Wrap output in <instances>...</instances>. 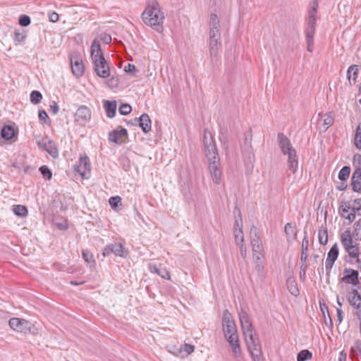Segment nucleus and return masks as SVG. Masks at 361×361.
<instances>
[{"instance_id":"38","label":"nucleus","mask_w":361,"mask_h":361,"mask_svg":"<svg viewBox=\"0 0 361 361\" xmlns=\"http://www.w3.org/2000/svg\"><path fill=\"white\" fill-rule=\"evenodd\" d=\"M263 251L253 252V259L256 264V269L260 270L262 267Z\"/></svg>"},{"instance_id":"19","label":"nucleus","mask_w":361,"mask_h":361,"mask_svg":"<svg viewBox=\"0 0 361 361\" xmlns=\"http://www.w3.org/2000/svg\"><path fill=\"white\" fill-rule=\"evenodd\" d=\"M339 209L341 216L345 219L348 220L349 223H352L355 220V214L351 212V209L350 208V202H342Z\"/></svg>"},{"instance_id":"9","label":"nucleus","mask_w":361,"mask_h":361,"mask_svg":"<svg viewBox=\"0 0 361 361\" xmlns=\"http://www.w3.org/2000/svg\"><path fill=\"white\" fill-rule=\"evenodd\" d=\"M222 326L225 338L238 334L235 322L228 310L223 312Z\"/></svg>"},{"instance_id":"1","label":"nucleus","mask_w":361,"mask_h":361,"mask_svg":"<svg viewBox=\"0 0 361 361\" xmlns=\"http://www.w3.org/2000/svg\"><path fill=\"white\" fill-rule=\"evenodd\" d=\"M203 141L205 156L208 162V170L214 183L219 185L222 176L220 157L212 134L207 130L204 131Z\"/></svg>"},{"instance_id":"16","label":"nucleus","mask_w":361,"mask_h":361,"mask_svg":"<svg viewBox=\"0 0 361 361\" xmlns=\"http://www.w3.org/2000/svg\"><path fill=\"white\" fill-rule=\"evenodd\" d=\"M317 124L322 131H326L334 123V118L331 114L319 113L317 116Z\"/></svg>"},{"instance_id":"28","label":"nucleus","mask_w":361,"mask_h":361,"mask_svg":"<svg viewBox=\"0 0 361 361\" xmlns=\"http://www.w3.org/2000/svg\"><path fill=\"white\" fill-rule=\"evenodd\" d=\"M149 269L152 273H156L163 279L168 280L171 279L169 272L165 269H159L156 265L149 264Z\"/></svg>"},{"instance_id":"11","label":"nucleus","mask_w":361,"mask_h":361,"mask_svg":"<svg viewBox=\"0 0 361 361\" xmlns=\"http://www.w3.org/2000/svg\"><path fill=\"white\" fill-rule=\"evenodd\" d=\"M75 122L81 126H85L91 118L90 109L84 105L80 106L74 115Z\"/></svg>"},{"instance_id":"36","label":"nucleus","mask_w":361,"mask_h":361,"mask_svg":"<svg viewBox=\"0 0 361 361\" xmlns=\"http://www.w3.org/2000/svg\"><path fill=\"white\" fill-rule=\"evenodd\" d=\"M350 208L355 217L356 215L361 216V199L355 200L352 204L350 203Z\"/></svg>"},{"instance_id":"15","label":"nucleus","mask_w":361,"mask_h":361,"mask_svg":"<svg viewBox=\"0 0 361 361\" xmlns=\"http://www.w3.org/2000/svg\"><path fill=\"white\" fill-rule=\"evenodd\" d=\"M250 235L252 252L263 251L262 240L258 230L255 226H252L250 228Z\"/></svg>"},{"instance_id":"64","label":"nucleus","mask_w":361,"mask_h":361,"mask_svg":"<svg viewBox=\"0 0 361 361\" xmlns=\"http://www.w3.org/2000/svg\"><path fill=\"white\" fill-rule=\"evenodd\" d=\"M354 315L360 321V324H361V307H358V308H355Z\"/></svg>"},{"instance_id":"3","label":"nucleus","mask_w":361,"mask_h":361,"mask_svg":"<svg viewBox=\"0 0 361 361\" xmlns=\"http://www.w3.org/2000/svg\"><path fill=\"white\" fill-rule=\"evenodd\" d=\"M90 57L94 65L96 74L102 78L110 75V67L102 53L99 42L95 39L90 47Z\"/></svg>"},{"instance_id":"13","label":"nucleus","mask_w":361,"mask_h":361,"mask_svg":"<svg viewBox=\"0 0 361 361\" xmlns=\"http://www.w3.org/2000/svg\"><path fill=\"white\" fill-rule=\"evenodd\" d=\"M278 140L279 142V146L284 154H287L288 157H293L296 154L295 150L293 148L292 145L289 139L282 133L278 135Z\"/></svg>"},{"instance_id":"32","label":"nucleus","mask_w":361,"mask_h":361,"mask_svg":"<svg viewBox=\"0 0 361 361\" xmlns=\"http://www.w3.org/2000/svg\"><path fill=\"white\" fill-rule=\"evenodd\" d=\"M14 134V129L10 126H5L1 130V136L5 140L11 139Z\"/></svg>"},{"instance_id":"10","label":"nucleus","mask_w":361,"mask_h":361,"mask_svg":"<svg viewBox=\"0 0 361 361\" xmlns=\"http://www.w3.org/2000/svg\"><path fill=\"white\" fill-rule=\"evenodd\" d=\"M245 343L253 361H264L259 338L247 341Z\"/></svg>"},{"instance_id":"62","label":"nucleus","mask_w":361,"mask_h":361,"mask_svg":"<svg viewBox=\"0 0 361 361\" xmlns=\"http://www.w3.org/2000/svg\"><path fill=\"white\" fill-rule=\"evenodd\" d=\"M135 70V66L133 64L128 63L125 66L124 71L127 73H133Z\"/></svg>"},{"instance_id":"27","label":"nucleus","mask_w":361,"mask_h":361,"mask_svg":"<svg viewBox=\"0 0 361 361\" xmlns=\"http://www.w3.org/2000/svg\"><path fill=\"white\" fill-rule=\"evenodd\" d=\"M104 107L105 109L106 116L109 118H113L115 116L116 110V102H110L108 100L104 101Z\"/></svg>"},{"instance_id":"23","label":"nucleus","mask_w":361,"mask_h":361,"mask_svg":"<svg viewBox=\"0 0 361 361\" xmlns=\"http://www.w3.org/2000/svg\"><path fill=\"white\" fill-rule=\"evenodd\" d=\"M348 300L350 305L355 308L361 307V295L355 289L352 290V291L349 293Z\"/></svg>"},{"instance_id":"30","label":"nucleus","mask_w":361,"mask_h":361,"mask_svg":"<svg viewBox=\"0 0 361 361\" xmlns=\"http://www.w3.org/2000/svg\"><path fill=\"white\" fill-rule=\"evenodd\" d=\"M358 74V68L355 65L350 66L347 71V77L350 83L355 82Z\"/></svg>"},{"instance_id":"4","label":"nucleus","mask_w":361,"mask_h":361,"mask_svg":"<svg viewBox=\"0 0 361 361\" xmlns=\"http://www.w3.org/2000/svg\"><path fill=\"white\" fill-rule=\"evenodd\" d=\"M353 236L350 230H346L341 235V242L349 257L352 259L358 257L359 246L358 244L353 240Z\"/></svg>"},{"instance_id":"41","label":"nucleus","mask_w":361,"mask_h":361,"mask_svg":"<svg viewBox=\"0 0 361 361\" xmlns=\"http://www.w3.org/2000/svg\"><path fill=\"white\" fill-rule=\"evenodd\" d=\"M319 242L321 245H326L328 242V232L326 228L319 229L318 233Z\"/></svg>"},{"instance_id":"21","label":"nucleus","mask_w":361,"mask_h":361,"mask_svg":"<svg viewBox=\"0 0 361 361\" xmlns=\"http://www.w3.org/2000/svg\"><path fill=\"white\" fill-rule=\"evenodd\" d=\"M351 186L353 190L357 192H361V169H355L352 178H351Z\"/></svg>"},{"instance_id":"5","label":"nucleus","mask_w":361,"mask_h":361,"mask_svg":"<svg viewBox=\"0 0 361 361\" xmlns=\"http://www.w3.org/2000/svg\"><path fill=\"white\" fill-rule=\"evenodd\" d=\"M216 43H222L220 20L216 14L212 13L209 18V39L207 44Z\"/></svg>"},{"instance_id":"52","label":"nucleus","mask_w":361,"mask_h":361,"mask_svg":"<svg viewBox=\"0 0 361 361\" xmlns=\"http://www.w3.org/2000/svg\"><path fill=\"white\" fill-rule=\"evenodd\" d=\"M121 202V198L119 196L111 197L109 200V204L113 209H115Z\"/></svg>"},{"instance_id":"51","label":"nucleus","mask_w":361,"mask_h":361,"mask_svg":"<svg viewBox=\"0 0 361 361\" xmlns=\"http://www.w3.org/2000/svg\"><path fill=\"white\" fill-rule=\"evenodd\" d=\"M39 171L42 174L43 177L47 179H50L51 178L52 173L49 169H48L46 166H42L39 168Z\"/></svg>"},{"instance_id":"47","label":"nucleus","mask_w":361,"mask_h":361,"mask_svg":"<svg viewBox=\"0 0 361 361\" xmlns=\"http://www.w3.org/2000/svg\"><path fill=\"white\" fill-rule=\"evenodd\" d=\"M42 98V94L37 90H34L30 94V101L32 104H38Z\"/></svg>"},{"instance_id":"53","label":"nucleus","mask_w":361,"mask_h":361,"mask_svg":"<svg viewBox=\"0 0 361 361\" xmlns=\"http://www.w3.org/2000/svg\"><path fill=\"white\" fill-rule=\"evenodd\" d=\"M132 109L130 105L128 104H122L119 108V112L122 115H128L130 113Z\"/></svg>"},{"instance_id":"42","label":"nucleus","mask_w":361,"mask_h":361,"mask_svg":"<svg viewBox=\"0 0 361 361\" xmlns=\"http://www.w3.org/2000/svg\"><path fill=\"white\" fill-rule=\"evenodd\" d=\"M288 288L293 295L297 296L299 295L300 291L294 280L288 281Z\"/></svg>"},{"instance_id":"24","label":"nucleus","mask_w":361,"mask_h":361,"mask_svg":"<svg viewBox=\"0 0 361 361\" xmlns=\"http://www.w3.org/2000/svg\"><path fill=\"white\" fill-rule=\"evenodd\" d=\"M139 126L145 133L149 132L152 129V121L148 114H143L139 118Z\"/></svg>"},{"instance_id":"35","label":"nucleus","mask_w":361,"mask_h":361,"mask_svg":"<svg viewBox=\"0 0 361 361\" xmlns=\"http://www.w3.org/2000/svg\"><path fill=\"white\" fill-rule=\"evenodd\" d=\"M288 170L290 171L293 173H295L297 171L298 162L296 157V154L293 157H288Z\"/></svg>"},{"instance_id":"22","label":"nucleus","mask_w":361,"mask_h":361,"mask_svg":"<svg viewBox=\"0 0 361 361\" xmlns=\"http://www.w3.org/2000/svg\"><path fill=\"white\" fill-rule=\"evenodd\" d=\"M127 135V130L125 128H121L118 130H114L109 133V141L114 143H119L121 142L123 137Z\"/></svg>"},{"instance_id":"43","label":"nucleus","mask_w":361,"mask_h":361,"mask_svg":"<svg viewBox=\"0 0 361 361\" xmlns=\"http://www.w3.org/2000/svg\"><path fill=\"white\" fill-rule=\"evenodd\" d=\"M351 353L357 355L361 358V341L359 339L355 340L351 346Z\"/></svg>"},{"instance_id":"14","label":"nucleus","mask_w":361,"mask_h":361,"mask_svg":"<svg viewBox=\"0 0 361 361\" xmlns=\"http://www.w3.org/2000/svg\"><path fill=\"white\" fill-rule=\"evenodd\" d=\"M343 275V276L341 279L342 282L353 286L359 284V273L357 271L353 269H345Z\"/></svg>"},{"instance_id":"58","label":"nucleus","mask_w":361,"mask_h":361,"mask_svg":"<svg viewBox=\"0 0 361 361\" xmlns=\"http://www.w3.org/2000/svg\"><path fill=\"white\" fill-rule=\"evenodd\" d=\"M49 19L52 23H56L59 20V15L55 12H51L49 14Z\"/></svg>"},{"instance_id":"49","label":"nucleus","mask_w":361,"mask_h":361,"mask_svg":"<svg viewBox=\"0 0 361 361\" xmlns=\"http://www.w3.org/2000/svg\"><path fill=\"white\" fill-rule=\"evenodd\" d=\"M26 37H27V35L25 33H24L23 32H20L18 30H16L15 32V36H14L13 40H14L15 43L16 44H18L23 42L25 39Z\"/></svg>"},{"instance_id":"63","label":"nucleus","mask_w":361,"mask_h":361,"mask_svg":"<svg viewBox=\"0 0 361 361\" xmlns=\"http://www.w3.org/2000/svg\"><path fill=\"white\" fill-rule=\"evenodd\" d=\"M39 118L41 121H45L47 118H48V115L47 112L44 110H41L39 111Z\"/></svg>"},{"instance_id":"29","label":"nucleus","mask_w":361,"mask_h":361,"mask_svg":"<svg viewBox=\"0 0 361 361\" xmlns=\"http://www.w3.org/2000/svg\"><path fill=\"white\" fill-rule=\"evenodd\" d=\"M285 233L287 236L288 240H293L295 239L297 235L296 228L295 226H292L291 224L287 223L285 225Z\"/></svg>"},{"instance_id":"12","label":"nucleus","mask_w":361,"mask_h":361,"mask_svg":"<svg viewBox=\"0 0 361 361\" xmlns=\"http://www.w3.org/2000/svg\"><path fill=\"white\" fill-rule=\"evenodd\" d=\"M76 171L83 178L89 177L91 171V164L86 155L80 157L79 164L76 166Z\"/></svg>"},{"instance_id":"61","label":"nucleus","mask_w":361,"mask_h":361,"mask_svg":"<svg viewBox=\"0 0 361 361\" xmlns=\"http://www.w3.org/2000/svg\"><path fill=\"white\" fill-rule=\"evenodd\" d=\"M234 229L243 230V221L241 218L235 220Z\"/></svg>"},{"instance_id":"2","label":"nucleus","mask_w":361,"mask_h":361,"mask_svg":"<svg viewBox=\"0 0 361 361\" xmlns=\"http://www.w3.org/2000/svg\"><path fill=\"white\" fill-rule=\"evenodd\" d=\"M141 18L146 25L157 32L161 33L164 31L165 15L157 0H147Z\"/></svg>"},{"instance_id":"7","label":"nucleus","mask_w":361,"mask_h":361,"mask_svg":"<svg viewBox=\"0 0 361 361\" xmlns=\"http://www.w3.org/2000/svg\"><path fill=\"white\" fill-rule=\"evenodd\" d=\"M318 8L317 0H314L310 3L307 18V27L305 35H314L317 25V14Z\"/></svg>"},{"instance_id":"31","label":"nucleus","mask_w":361,"mask_h":361,"mask_svg":"<svg viewBox=\"0 0 361 361\" xmlns=\"http://www.w3.org/2000/svg\"><path fill=\"white\" fill-rule=\"evenodd\" d=\"M352 234L355 241H361V219L355 221L354 224Z\"/></svg>"},{"instance_id":"6","label":"nucleus","mask_w":361,"mask_h":361,"mask_svg":"<svg viewBox=\"0 0 361 361\" xmlns=\"http://www.w3.org/2000/svg\"><path fill=\"white\" fill-rule=\"evenodd\" d=\"M239 319L245 341L258 338L250 319L245 311L241 310L239 312Z\"/></svg>"},{"instance_id":"34","label":"nucleus","mask_w":361,"mask_h":361,"mask_svg":"<svg viewBox=\"0 0 361 361\" xmlns=\"http://www.w3.org/2000/svg\"><path fill=\"white\" fill-rule=\"evenodd\" d=\"M338 256V247L336 243H335L328 252L326 259L331 260L335 262Z\"/></svg>"},{"instance_id":"59","label":"nucleus","mask_w":361,"mask_h":361,"mask_svg":"<svg viewBox=\"0 0 361 361\" xmlns=\"http://www.w3.org/2000/svg\"><path fill=\"white\" fill-rule=\"evenodd\" d=\"M238 246H239V248H240V250L241 256L243 258H245L246 256H247V250H246V247H245V243L244 244H241V245H238Z\"/></svg>"},{"instance_id":"39","label":"nucleus","mask_w":361,"mask_h":361,"mask_svg":"<svg viewBox=\"0 0 361 361\" xmlns=\"http://www.w3.org/2000/svg\"><path fill=\"white\" fill-rule=\"evenodd\" d=\"M312 354L308 350H301L297 356V361H306L312 359Z\"/></svg>"},{"instance_id":"55","label":"nucleus","mask_w":361,"mask_h":361,"mask_svg":"<svg viewBox=\"0 0 361 361\" xmlns=\"http://www.w3.org/2000/svg\"><path fill=\"white\" fill-rule=\"evenodd\" d=\"M306 269H307V266H305V265H302L300 267V272H299V275H300V279L304 281L305 280V272H306Z\"/></svg>"},{"instance_id":"54","label":"nucleus","mask_w":361,"mask_h":361,"mask_svg":"<svg viewBox=\"0 0 361 361\" xmlns=\"http://www.w3.org/2000/svg\"><path fill=\"white\" fill-rule=\"evenodd\" d=\"M353 164L355 169H361V154H356L353 156Z\"/></svg>"},{"instance_id":"26","label":"nucleus","mask_w":361,"mask_h":361,"mask_svg":"<svg viewBox=\"0 0 361 361\" xmlns=\"http://www.w3.org/2000/svg\"><path fill=\"white\" fill-rule=\"evenodd\" d=\"M71 68L72 71L75 76L80 77L82 75L84 68L82 61L76 59L73 61V59H71Z\"/></svg>"},{"instance_id":"45","label":"nucleus","mask_w":361,"mask_h":361,"mask_svg":"<svg viewBox=\"0 0 361 361\" xmlns=\"http://www.w3.org/2000/svg\"><path fill=\"white\" fill-rule=\"evenodd\" d=\"M82 258L84 260L87 262L88 264H94L95 260L94 258V255L92 252H90L87 250H82Z\"/></svg>"},{"instance_id":"8","label":"nucleus","mask_w":361,"mask_h":361,"mask_svg":"<svg viewBox=\"0 0 361 361\" xmlns=\"http://www.w3.org/2000/svg\"><path fill=\"white\" fill-rule=\"evenodd\" d=\"M9 326L12 329L21 332L24 334H36V329L35 326L25 319L12 318L9 320Z\"/></svg>"},{"instance_id":"48","label":"nucleus","mask_w":361,"mask_h":361,"mask_svg":"<svg viewBox=\"0 0 361 361\" xmlns=\"http://www.w3.org/2000/svg\"><path fill=\"white\" fill-rule=\"evenodd\" d=\"M314 35H305V39L307 42V49L309 52H312L313 51V46L314 43Z\"/></svg>"},{"instance_id":"33","label":"nucleus","mask_w":361,"mask_h":361,"mask_svg":"<svg viewBox=\"0 0 361 361\" xmlns=\"http://www.w3.org/2000/svg\"><path fill=\"white\" fill-rule=\"evenodd\" d=\"M308 246H309V241L307 240V238L305 236L302 239V252H301L300 259H301V261H302V262H306V260L307 259Z\"/></svg>"},{"instance_id":"20","label":"nucleus","mask_w":361,"mask_h":361,"mask_svg":"<svg viewBox=\"0 0 361 361\" xmlns=\"http://www.w3.org/2000/svg\"><path fill=\"white\" fill-rule=\"evenodd\" d=\"M221 44L222 43L207 44L209 58L213 63H217L219 59Z\"/></svg>"},{"instance_id":"57","label":"nucleus","mask_w":361,"mask_h":361,"mask_svg":"<svg viewBox=\"0 0 361 361\" xmlns=\"http://www.w3.org/2000/svg\"><path fill=\"white\" fill-rule=\"evenodd\" d=\"M59 107L58 106V104L55 102L52 103V104L50 105V111L53 114H56L59 112Z\"/></svg>"},{"instance_id":"60","label":"nucleus","mask_w":361,"mask_h":361,"mask_svg":"<svg viewBox=\"0 0 361 361\" xmlns=\"http://www.w3.org/2000/svg\"><path fill=\"white\" fill-rule=\"evenodd\" d=\"M102 40L106 44L111 42V37L109 35L104 34L101 37Z\"/></svg>"},{"instance_id":"50","label":"nucleus","mask_w":361,"mask_h":361,"mask_svg":"<svg viewBox=\"0 0 361 361\" xmlns=\"http://www.w3.org/2000/svg\"><path fill=\"white\" fill-rule=\"evenodd\" d=\"M31 23L30 18L27 15H21L19 17V24L21 26L26 27Z\"/></svg>"},{"instance_id":"17","label":"nucleus","mask_w":361,"mask_h":361,"mask_svg":"<svg viewBox=\"0 0 361 361\" xmlns=\"http://www.w3.org/2000/svg\"><path fill=\"white\" fill-rule=\"evenodd\" d=\"M226 339L231 348L233 356L235 358L240 357L242 355V350L239 343L238 335L229 336L228 337H226Z\"/></svg>"},{"instance_id":"46","label":"nucleus","mask_w":361,"mask_h":361,"mask_svg":"<svg viewBox=\"0 0 361 361\" xmlns=\"http://www.w3.org/2000/svg\"><path fill=\"white\" fill-rule=\"evenodd\" d=\"M235 240L237 245L244 244V235L243 230L234 229Z\"/></svg>"},{"instance_id":"44","label":"nucleus","mask_w":361,"mask_h":361,"mask_svg":"<svg viewBox=\"0 0 361 361\" xmlns=\"http://www.w3.org/2000/svg\"><path fill=\"white\" fill-rule=\"evenodd\" d=\"M350 173V168L349 166H343L338 173V178L341 180H346Z\"/></svg>"},{"instance_id":"18","label":"nucleus","mask_w":361,"mask_h":361,"mask_svg":"<svg viewBox=\"0 0 361 361\" xmlns=\"http://www.w3.org/2000/svg\"><path fill=\"white\" fill-rule=\"evenodd\" d=\"M111 252L114 253L116 256H125V251L121 243H115L108 245L106 247L104 248L102 254L104 256H106Z\"/></svg>"},{"instance_id":"56","label":"nucleus","mask_w":361,"mask_h":361,"mask_svg":"<svg viewBox=\"0 0 361 361\" xmlns=\"http://www.w3.org/2000/svg\"><path fill=\"white\" fill-rule=\"evenodd\" d=\"M334 264V262H331V260L326 259L325 269H326L327 275L330 274V271H331Z\"/></svg>"},{"instance_id":"25","label":"nucleus","mask_w":361,"mask_h":361,"mask_svg":"<svg viewBox=\"0 0 361 361\" xmlns=\"http://www.w3.org/2000/svg\"><path fill=\"white\" fill-rule=\"evenodd\" d=\"M38 145L43 147L52 157L55 158L58 156V150L55 143L52 140H49L47 143L41 145L38 142Z\"/></svg>"},{"instance_id":"37","label":"nucleus","mask_w":361,"mask_h":361,"mask_svg":"<svg viewBox=\"0 0 361 361\" xmlns=\"http://www.w3.org/2000/svg\"><path fill=\"white\" fill-rule=\"evenodd\" d=\"M14 214L18 216L24 217L27 215V209L23 205H15L13 208Z\"/></svg>"},{"instance_id":"40","label":"nucleus","mask_w":361,"mask_h":361,"mask_svg":"<svg viewBox=\"0 0 361 361\" xmlns=\"http://www.w3.org/2000/svg\"><path fill=\"white\" fill-rule=\"evenodd\" d=\"M354 144L357 149H361V123L357 127L354 138Z\"/></svg>"}]
</instances>
